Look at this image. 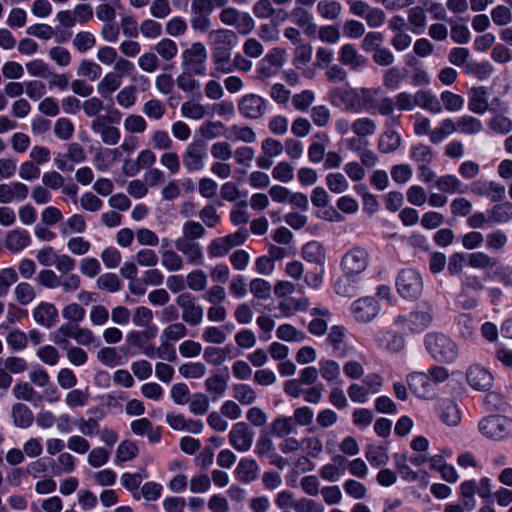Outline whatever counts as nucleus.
<instances>
[{
  "label": "nucleus",
  "mask_w": 512,
  "mask_h": 512,
  "mask_svg": "<svg viewBox=\"0 0 512 512\" xmlns=\"http://www.w3.org/2000/svg\"><path fill=\"white\" fill-rule=\"evenodd\" d=\"M470 94L468 109L476 114H484L489 109L486 88L484 86L474 87L470 90Z\"/></svg>",
  "instance_id": "cd10ccee"
},
{
  "label": "nucleus",
  "mask_w": 512,
  "mask_h": 512,
  "mask_svg": "<svg viewBox=\"0 0 512 512\" xmlns=\"http://www.w3.org/2000/svg\"><path fill=\"white\" fill-rule=\"evenodd\" d=\"M188 333V329L182 322H175L169 324L162 332L161 339H165L169 342L178 341L184 338Z\"/></svg>",
  "instance_id": "0e129e2a"
},
{
  "label": "nucleus",
  "mask_w": 512,
  "mask_h": 512,
  "mask_svg": "<svg viewBox=\"0 0 512 512\" xmlns=\"http://www.w3.org/2000/svg\"><path fill=\"white\" fill-rule=\"evenodd\" d=\"M122 84V80L113 72L107 73L98 84V92L102 96H108L116 91Z\"/></svg>",
  "instance_id": "13d9d810"
},
{
  "label": "nucleus",
  "mask_w": 512,
  "mask_h": 512,
  "mask_svg": "<svg viewBox=\"0 0 512 512\" xmlns=\"http://www.w3.org/2000/svg\"><path fill=\"white\" fill-rule=\"evenodd\" d=\"M138 452L139 449L133 441L124 440L118 445L116 449L114 462L116 464H120L123 462L131 461L138 455Z\"/></svg>",
  "instance_id": "4c0bfd02"
},
{
  "label": "nucleus",
  "mask_w": 512,
  "mask_h": 512,
  "mask_svg": "<svg viewBox=\"0 0 512 512\" xmlns=\"http://www.w3.org/2000/svg\"><path fill=\"white\" fill-rule=\"evenodd\" d=\"M97 359L103 365L114 367L122 364V357L115 347H103L97 352Z\"/></svg>",
  "instance_id": "6e6d98bb"
},
{
  "label": "nucleus",
  "mask_w": 512,
  "mask_h": 512,
  "mask_svg": "<svg viewBox=\"0 0 512 512\" xmlns=\"http://www.w3.org/2000/svg\"><path fill=\"white\" fill-rule=\"evenodd\" d=\"M276 335L280 340L287 342H302L306 339L305 333L291 324L280 325L277 328Z\"/></svg>",
  "instance_id": "8fccbe9b"
},
{
  "label": "nucleus",
  "mask_w": 512,
  "mask_h": 512,
  "mask_svg": "<svg viewBox=\"0 0 512 512\" xmlns=\"http://www.w3.org/2000/svg\"><path fill=\"white\" fill-rule=\"evenodd\" d=\"M207 51L201 42L193 43L182 53V65L194 75H203L206 71Z\"/></svg>",
  "instance_id": "0eeeda50"
},
{
  "label": "nucleus",
  "mask_w": 512,
  "mask_h": 512,
  "mask_svg": "<svg viewBox=\"0 0 512 512\" xmlns=\"http://www.w3.org/2000/svg\"><path fill=\"white\" fill-rule=\"evenodd\" d=\"M290 17L292 21L302 28L304 32L309 36H314L317 32V26L312 21V15L305 10L304 8L297 6L295 7L291 13Z\"/></svg>",
  "instance_id": "bb28decb"
},
{
  "label": "nucleus",
  "mask_w": 512,
  "mask_h": 512,
  "mask_svg": "<svg viewBox=\"0 0 512 512\" xmlns=\"http://www.w3.org/2000/svg\"><path fill=\"white\" fill-rule=\"evenodd\" d=\"M417 106L430 111L431 113H441L442 106L440 100L429 91L419 90L416 92Z\"/></svg>",
  "instance_id": "f704fd0d"
},
{
  "label": "nucleus",
  "mask_w": 512,
  "mask_h": 512,
  "mask_svg": "<svg viewBox=\"0 0 512 512\" xmlns=\"http://www.w3.org/2000/svg\"><path fill=\"white\" fill-rule=\"evenodd\" d=\"M317 12L326 20H337L342 12V5L336 0H321L317 3Z\"/></svg>",
  "instance_id": "c9c22d12"
},
{
  "label": "nucleus",
  "mask_w": 512,
  "mask_h": 512,
  "mask_svg": "<svg viewBox=\"0 0 512 512\" xmlns=\"http://www.w3.org/2000/svg\"><path fill=\"white\" fill-rule=\"evenodd\" d=\"M408 22L411 25V31L420 35L424 32L427 22V16L422 7L416 6L408 11Z\"/></svg>",
  "instance_id": "e433bc0d"
},
{
  "label": "nucleus",
  "mask_w": 512,
  "mask_h": 512,
  "mask_svg": "<svg viewBox=\"0 0 512 512\" xmlns=\"http://www.w3.org/2000/svg\"><path fill=\"white\" fill-rule=\"evenodd\" d=\"M433 320L431 304L423 302L409 316L399 315L394 318V324L404 332L420 333L426 330Z\"/></svg>",
  "instance_id": "7ed1b4c3"
},
{
  "label": "nucleus",
  "mask_w": 512,
  "mask_h": 512,
  "mask_svg": "<svg viewBox=\"0 0 512 512\" xmlns=\"http://www.w3.org/2000/svg\"><path fill=\"white\" fill-rule=\"evenodd\" d=\"M227 386V381L220 374H215L205 380V388L207 392L215 395L216 397L223 396L227 390Z\"/></svg>",
  "instance_id": "bf43d9fd"
},
{
  "label": "nucleus",
  "mask_w": 512,
  "mask_h": 512,
  "mask_svg": "<svg viewBox=\"0 0 512 512\" xmlns=\"http://www.w3.org/2000/svg\"><path fill=\"white\" fill-rule=\"evenodd\" d=\"M17 302L23 306L30 304L36 297V292L28 282H20L14 288Z\"/></svg>",
  "instance_id": "864d4df0"
},
{
  "label": "nucleus",
  "mask_w": 512,
  "mask_h": 512,
  "mask_svg": "<svg viewBox=\"0 0 512 512\" xmlns=\"http://www.w3.org/2000/svg\"><path fill=\"white\" fill-rule=\"evenodd\" d=\"M254 433L245 422L234 424L229 432V444L238 452L251 449Z\"/></svg>",
  "instance_id": "ddd939ff"
},
{
  "label": "nucleus",
  "mask_w": 512,
  "mask_h": 512,
  "mask_svg": "<svg viewBox=\"0 0 512 512\" xmlns=\"http://www.w3.org/2000/svg\"><path fill=\"white\" fill-rule=\"evenodd\" d=\"M29 195V187L20 181L0 184V203L8 204L13 201H24Z\"/></svg>",
  "instance_id": "aec40b11"
},
{
  "label": "nucleus",
  "mask_w": 512,
  "mask_h": 512,
  "mask_svg": "<svg viewBox=\"0 0 512 512\" xmlns=\"http://www.w3.org/2000/svg\"><path fill=\"white\" fill-rule=\"evenodd\" d=\"M359 94L351 89L335 87L329 92V101L335 107H343L348 112L357 113L360 111L356 104Z\"/></svg>",
  "instance_id": "dca6fc26"
},
{
  "label": "nucleus",
  "mask_w": 512,
  "mask_h": 512,
  "mask_svg": "<svg viewBox=\"0 0 512 512\" xmlns=\"http://www.w3.org/2000/svg\"><path fill=\"white\" fill-rule=\"evenodd\" d=\"M238 111L246 119H259L267 111V100L254 93L245 94L238 101Z\"/></svg>",
  "instance_id": "9b49d317"
},
{
  "label": "nucleus",
  "mask_w": 512,
  "mask_h": 512,
  "mask_svg": "<svg viewBox=\"0 0 512 512\" xmlns=\"http://www.w3.org/2000/svg\"><path fill=\"white\" fill-rule=\"evenodd\" d=\"M441 419L449 426H456L460 422V411L456 403L445 400L441 404Z\"/></svg>",
  "instance_id": "ea45409f"
},
{
  "label": "nucleus",
  "mask_w": 512,
  "mask_h": 512,
  "mask_svg": "<svg viewBox=\"0 0 512 512\" xmlns=\"http://www.w3.org/2000/svg\"><path fill=\"white\" fill-rule=\"evenodd\" d=\"M508 420L501 416H489L479 422L480 432L487 438L500 440L509 434Z\"/></svg>",
  "instance_id": "2eb2a0df"
},
{
  "label": "nucleus",
  "mask_w": 512,
  "mask_h": 512,
  "mask_svg": "<svg viewBox=\"0 0 512 512\" xmlns=\"http://www.w3.org/2000/svg\"><path fill=\"white\" fill-rule=\"evenodd\" d=\"M351 311L356 321L367 323L378 315L379 304L372 297H364L352 304Z\"/></svg>",
  "instance_id": "a211bd4d"
},
{
  "label": "nucleus",
  "mask_w": 512,
  "mask_h": 512,
  "mask_svg": "<svg viewBox=\"0 0 512 512\" xmlns=\"http://www.w3.org/2000/svg\"><path fill=\"white\" fill-rule=\"evenodd\" d=\"M368 262V251L362 247H353L342 257L341 268L346 276L355 277L366 270Z\"/></svg>",
  "instance_id": "39448f33"
},
{
  "label": "nucleus",
  "mask_w": 512,
  "mask_h": 512,
  "mask_svg": "<svg viewBox=\"0 0 512 512\" xmlns=\"http://www.w3.org/2000/svg\"><path fill=\"white\" fill-rule=\"evenodd\" d=\"M138 67L145 73L152 74L160 67V59L155 52H145L137 60Z\"/></svg>",
  "instance_id": "774afa93"
},
{
  "label": "nucleus",
  "mask_w": 512,
  "mask_h": 512,
  "mask_svg": "<svg viewBox=\"0 0 512 512\" xmlns=\"http://www.w3.org/2000/svg\"><path fill=\"white\" fill-rule=\"evenodd\" d=\"M410 159L419 165L430 164L434 159V152L430 146L419 143L411 147Z\"/></svg>",
  "instance_id": "79ce46f5"
},
{
  "label": "nucleus",
  "mask_w": 512,
  "mask_h": 512,
  "mask_svg": "<svg viewBox=\"0 0 512 512\" xmlns=\"http://www.w3.org/2000/svg\"><path fill=\"white\" fill-rule=\"evenodd\" d=\"M339 61L353 70L364 68L368 64V59L359 54L352 44H345L341 47L339 51Z\"/></svg>",
  "instance_id": "5701e85b"
},
{
  "label": "nucleus",
  "mask_w": 512,
  "mask_h": 512,
  "mask_svg": "<svg viewBox=\"0 0 512 512\" xmlns=\"http://www.w3.org/2000/svg\"><path fill=\"white\" fill-rule=\"evenodd\" d=\"M486 249L492 252H498L504 249L508 242V236L501 230L492 231L484 237Z\"/></svg>",
  "instance_id": "09e8293b"
},
{
  "label": "nucleus",
  "mask_w": 512,
  "mask_h": 512,
  "mask_svg": "<svg viewBox=\"0 0 512 512\" xmlns=\"http://www.w3.org/2000/svg\"><path fill=\"white\" fill-rule=\"evenodd\" d=\"M310 314L313 319L308 324V331L315 336H323L328 329V323L325 318L330 317V312L327 309L312 308Z\"/></svg>",
  "instance_id": "a878e982"
},
{
  "label": "nucleus",
  "mask_w": 512,
  "mask_h": 512,
  "mask_svg": "<svg viewBox=\"0 0 512 512\" xmlns=\"http://www.w3.org/2000/svg\"><path fill=\"white\" fill-rule=\"evenodd\" d=\"M176 304L180 307L182 321L190 326H197L203 321V307L196 302V298L189 292H183L176 297Z\"/></svg>",
  "instance_id": "423d86ee"
},
{
  "label": "nucleus",
  "mask_w": 512,
  "mask_h": 512,
  "mask_svg": "<svg viewBox=\"0 0 512 512\" xmlns=\"http://www.w3.org/2000/svg\"><path fill=\"white\" fill-rule=\"evenodd\" d=\"M206 230L200 222L189 220L182 226V235L175 239L174 246L181 253L186 262L194 266H202L205 263L204 251L197 241L203 238Z\"/></svg>",
  "instance_id": "f257e3e1"
},
{
  "label": "nucleus",
  "mask_w": 512,
  "mask_h": 512,
  "mask_svg": "<svg viewBox=\"0 0 512 512\" xmlns=\"http://www.w3.org/2000/svg\"><path fill=\"white\" fill-rule=\"evenodd\" d=\"M285 55L281 48L271 49L257 64L258 78L264 80L274 77L282 68Z\"/></svg>",
  "instance_id": "1a4fd4ad"
},
{
  "label": "nucleus",
  "mask_w": 512,
  "mask_h": 512,
  "mask_svg": "<svg viewBox=\"0 0 512 512\" xmlns=\"http://www.w3.org/2000/svg\"><path fill=\"white\" fill-rule=\"evenodd\" d=\"M424 344L430 356L437 362L452 363L458 356L456 343L443 333H428Z\"/></svg>",
  "instance_id": "f03ea898"
},
{
  "label": "nucleus",
  "mask_w": 512,
  "mask_h": 512,
  "mask_svg": "<svg viewBox=\"0 0 512 512\" xmlns=\"http://www.w3.org/2000/svg\"><path fill=\"white\" fill-rule=\"evenodd\" d=\"M206 155V143L202 140H195L186 146L182 154V163L188 172L200 171L204 168Z\"/></svg>",
  "instance_id": "6e6552de"
},
{
  "label": "nucleus",
  "mask_w": 512,
  "mask_h": 512,
  "mask_svg": "<svg viewBox=\"0 0 512 512\" xmlns=\"http://www.w3.org/2000/svg\"><path fill=\"white\" fill-rule=\"evenodd\" d=\"M190 10L192 29L201 33L208 32L211 27L210 16L213 13L209 0H192Z\"/></svg>",
  "instance_id": "9d476101"
},
{
  "label": "nucleus",
  "mask_w": 512,
  "mask_h": 512,
  "mask_svg": "<svg viewBox=\"0 0 512 512\" xmlns=\"http://www.w3.org/2000/svg\"><path fill=\"white\" fill-rule=\"evenodd\" d=\"M212 60L216 65L217 71L225 74H228L233 71V64L231 62V51H212Z\"/></svg>",
  "instance_id": "603ef678"
},
{
  "label": "nucleus",
  "mask_w": 512,
  "mask_h": 512,
  "mask_svg": "<svg viewBox=\"0 0 512 512\" xmlns=\"http://www.w3.org/2000/svg\"><path fill=\"white\" fill-rule=\"evenodd\" d=\"M489 219L491 223H506L512 219V203L504 202L495 205L489 211Z\"/></svg>",
  "instance_id": "37998d69"
},
{
  "label": "nucleus",
  "mask_w": 512,
  "mask_h": 512,
  "mask_svg": "<svg viewBox=\"0 0 512 512\" xmlns=\"http://www.w3.org/2000/svg\"><path fill=\"white\" fill-rule=\"evenodd\" d=\"M155 54L164 62L172 61L178 53V46L170 38H162L154 45Z\"/></svg>",
  "instance_id": "7c9ffc66"
},
{
  "label": "nucleus",
  "mask_w": 512,
  "mask_h": 512,
  "mask_svg": "<svg viewBox=\"0 0 512 512\" xmlns=\"http://www.w3.org/2000/svg\"><path fill=\"white\" fill-rule=\"evenodd\" d=\"M396 288L401 297L414 299L420 296L423 290V281L417 271L403 269L397 276Z\"/></svg>",
  "instance_id": "20e7f679"
},
{
  "label": "nucleus",
  "mask_w": 512,
  "mask_h": 512,
  "mask_svg": "<svg viewBox=\"0 0 512 512\" xmlns=\"http://www.w3.org/2000/svg\"><path fill=\"white\" fill-rule=\"evenodd\" d=\"M401 145V136L394 130H387L379 137L378 149L382 153H392Z\"/></svg>",
  "instance_id": "72a5a7b5"
},
{
  "label": "nucleus",
  "mask_w": 512,
  "mask_h": 512,
  "mask_svg": "<svg viewBox=\"0 0 512 512\" xmlns=\"http://www.w3.org/2000/svg\"><path fill=\"white\" fill-rule=\"evenodd\" d=\"M498 264L496 258L484 252H474L468 255V265L476 269H492Z\"/></svg>",
  "instance_id": "a19ab883"
},
{
  "label": "nucleus",
  "mask_w": 512,
  "mask_h": 512,
  "mask_svg": "<svg viewBox=\"0 0 512 512\" xmlns=\"http://www.w3.org/2000/svg\"><path fill=\"white\" fill-rule=\"evenodd\" d=\"M31 238L26 230L14 229L5 237V247L12 253H18L30 245Z\"/></svg>",
  "instance_id": "b1692460"
},
{
  "label": "nucleus",
  "mask_w": 512,
  "mask_h": 512,
  "mask_svg": "<svg viewBox=\"0 0 512 512\" xmlns=\"http://www.w3.org/2000/svg\"><path fill=\"white\" fill-rule=\"evenodd\" d=\"M110 458V451L104 447H94L89 450L87 456L88 464L93 468L104 466Z\"/></svg>",
  "instance_id": "69168bd1"
},
{
  "label": "nucleus",
  "mask_w": 512,
  "mask_h": 512,
  "mask_svg": "<svg viewBox=\"0 0 512 512\" xmlns=\"http://www.w3.org/2000/svg\"><path fill=\"white\" fill-rule=\"evenodd\" d=\"M491 18L495 25L506 26L512 22L511 7L508 5H497L491 10Z\"/></svg>",
  "instance_id": "338daca9"
},
{
  "label": "nucleus",
  "mask_w": 512,
  "mask_h": 512,
  "mask_svg": "<svg viewBox=\"0 0 512 512\" xmlns=\"http://www.w3.org/2000/svg\"><path fill=\"white\" fill-rule=\"evenodd\" d=\"M458 132L468 135L478 134L482 131V122L469 115H464L457 120Z\"/></svg>",
  "instance_id": "de8ad7c7"
},
{
  "label": "nucleus",
  "mask_w": 512,
  "mask_h": 512,
  "mask_svg": "<svg viewBox=\"0 0 512 512\" xmlns=\"http://www.w3.org/2000/svg\"><path fill=\"white\" fill-rule=\"evenodd\" d=\"M178 371L184 378L198 379L206 374L207 368L201 362H189L182 364Z\"/></svg>",
  "instance_id": "052dcab7"
},
{
  "label": "nucleus",
  "mask_w": 512,
  "mask_h": 512,
  "mask_svg": "<svg viewBox=\"0 0 512 512\" xmlns=\"http://www.w3.org/2000/svg\"><path fill=\"white\" fill-rule=\"evenodd\" d=\"M187 287L195 292H200L206 289L208 279L206 273L201 269H195L189 272L186 276Z\"/></svg>",
  "instance_id": "3c124183"
},
{
  "label": "nucleus",
  "mask_w": 512,
  "mask_h": 512,
  "mask_svg": "<svg viewBox=\"0 0 512 512\" xmlns=\"http://www.w3.org/2000/svg\"><path fill=\"white\" fill-rule=\"evenodd\" d=\"M76 325L65 323L51 333V340L60 348L65 349L70 346V338L74 339Z\"/></svg>",
  "instance_id": "2f4dec72"
},
{
  "label": "nucleus",
  "mask_w": 512,
  "mask_h": 512,
  "mask_svg": "<svg viewBox=\"0 0 512 512\" xmlns=\"http://www.w3.org/2000/svg\"><path fill=\"white\" fill-rule=\"evenodd\" d=\"M410 390L419 398L431 399L436 395V388L429 376L423 372H412L407 376Z\"/></svg>",
  "instance_id": "4468645a"
},
{
  "label": "nucleus",
  "mask_w": 512,
  "mask_h": 512,
  "mask_svg": "<svg viewBox=\"0 0 512 512\" xmlns=\"http://www.w3.org/2000/svg\"><path fill=\"white\" fill-rule=\"evenodd\" d=\"M302 257L308 262L323 265L326 258L325 248L318 241H310L303 246Z\"/></svg>",
  "instance_id": "c85d7f7f"
},
{
  "label": "nucleus",
  "mask_w": 512,
  "mask_h": 512,
  "mask_svg": "<svg viewBox=\"0 0 512 512\" xmlns=\"http://www.w3.org/2000/svg\"><path fill=\"white\" fill-rule=\"evenodd\" d=\"M327 343L332 347L333 355L337 358H344L348 355L349 347L346 341L345 328L333 325L328 333Z\"/></svg>",
  "instance_id": "412c9836"
},
{
  "label": "nucleus",
  "mask_w": 512,
  "mask_h": 512,
  "mask_svg": "<svg viewBox=\"0 0 512 512\" xmlns=\"http://www.w3.org/2000/svg\"><path fill=\"white\" fill-rule=\"evenodd\" d=\"M234 473L237 479L242 483H250L257 479L259 475V466L254 459L242 458Z\"/></svg>",
  "instance_id": "393cba45"
},
{
  "label": "nucleus",
  "mask_w": 512,
  "mask_h": 512,
  "mask_svg": "<svg viewBox=\"0 0 512 512\" xmlns=\"http://www.w3.org/2000/svg\"><path fill=\"white\" fill-rule=\"evenodd\" d=\"M32 316L36 323L49 329L57 322L58 310L52 303L41 302L33 309Z\"/></svg>",
  "instance_id": "4be33fe9"
},
{
  "label": "nucleus",
  "mask_w": 512,
  "mask_h": 512,
  "mask_svg": "<svg viewBox=\"0 0 512 512\" xmlns=\"http://www.w3.org/2000/svg\"><path fill=\"white\" fill-rule=\"evenodd\" d=\"M435 184L440 191L445 193L452 194L456 192H461V182L455 175L446 174L440 176L439 178H437Z\"/></svg>",
  "instance_id": "680f3d73"
},
{
  "label": "nucleus",
  "mask_w": 512,
  "mask_h": 512,
  "mask_svg": "<svg viewBox=\"0 0 512 512\" xmlns=\"http://www.w3.org/2000/svg\"><path fill=\"white\" fill-rule=\"evenodd\" d=\"M75 457L69 452H62L57 456L55 465L53 467V475L60 476L68 474L75 470L76 466Z\"/></svg>",
  "instance_id": "58836bf2"
},
{
  "label": "nucleus",
  "mask_w": 512,
  "mask_h": 512,
  "mask_svg": "<svg viewBox=\"0 0 512 512\" xmlns=\"http://www.w3.org/2000/svg\"><path fill=\"white\" fill-rule=\"evenodd\" d=\"M208 41L212 47V51H231L238 44V36L233 30L219 28L209 31Z\"/></svg>",
  "instance_id": "f3484780"
},
{
  "label": "nucleus",
  "mask_w": 512,
  "mask_h": 512,
  "mask_svg": "<svg viewBox=\"0 0 512 512\" xmlns=\"http://www.w3.org/2000/svg\"><path fill=\"white\" fill-rule=\"evenodd\" d=\"M318 371L324 380L331 383L340 376V365L332 359H321Z\"/></svg>",
  "instance_id": "a18cd8bd"
},
{
  "label": "nucleus",
  "mask_w": 512,
  "mask_h": 512,
  "mask_svg": "<svg viewBox=\"0 0 512 512\" xmlns=\"http://www.w3.org/2000/svg\"><path fill=\"white\" fill-rule=\"evenodd\" d=\"M326 185L328 189L336 194H341L349 188V183L342 173H329L326 176Z\"/></svg>",
  "instance_id": "e2e57ef3"
},
{
  "label": "nucleus",
  "mask_w": 512,
  "mask_h": 512,
  "mask_svg": "<svg viewBox=\"0 0 512 512\" xmlns=\"http://www.w3.org/2000/svg\"><path fill=\"white\" fill-rule=\"evenodd\" d=\"M233 141H243L253 143L256 141V133L251 127H238L236 125L229 128V134L226 136Z\"/></svg>",
  "instance_id": "4d7b16f0"
},
{
  "label": "nucleus",
  "mask_w": 512,
  "mask_h": 512,
  "mask_svg": "<svg viewBox=\"0 0 512 512\" xmlns=\"http://www.w3.org/2000/svg\"><path fill=\"white\" fill-rule=\"evenodd\" d=\"M11 414L13 418V424L18 428L25 429L30 427L33 423V413L25 404H14L11 409Z\"/></svg>",
  "instance_id": "c756f323"
},
{
  "label": "nucleus",
  "mask_w": 512,
  "mask_h": 512,
  "mask_svg": "<svg viewBox=\"0 0 512 512\" xmlns=\"http://www.w3.org/2000/svg\"><path fill=\"white\" fill-rule=\"evenodd\" d=\"M180 110L184 117L193 120L203 119L208 114V110L204 105L193 101L184 102Z\"/></svg>",
  "instance_id": "5fc2aeb1"
},
{
  "label": "nucleus",
  "mask_w": 512,
  "mask_h": 512,
  "mask_svg": "<svg viewBox=\"0 0 512 512\" xmlns=\"http://www.w3.org/2000/svg\"><path fill=\"white\" fill-rule=\"evenodd\" d=\"M466 378L469 385L478 391H487L493 385L492 374L480 365H472L466 373Z\"/></svg>",
  "instance_id": "6ab92c4d"
},
{
  "label": "nucleus",
  "mask_w": 512,
  "mask_h": 512,
  "mask_svg": "<svg viewBox=\"0 0 512 512\" xmlns=\"http://www.w3.org/2000/svg\"><path fill=\"white\" fill-rule=\"evenodd\" d=\"M233 397L242 405H251L257 399L256 391L248 384L233 385Z\"/></svg>",
  "instance_id": "c03bdc74"
},
{
  "label": "nucleus",
  "mask_w": 512,
  "mask_h": 512,
  "mask_svg": "<svg viewBox=\"0 0 512 512\" xmlns=\"http://www.w3.org/2000/svg\"><path fill=\"white\" fill-rule=\"evenodd\" d=\"M377 125L374 120L368 117L357 118L351 124V130L358 137H367L376 132Z\"/></svg>",
  "instance_id": "49530a36"
},
{
  "label": "nucleus",
  "mask_w": 512,
  "mask_h": 512,
  "mask_svg": "<svg viewBox=\"0 0 512 512\" xmlns=\"http://www.w3.org/2000/svg\"><path fill=\"white\" fill-rule=\"evenodd\" d=\"M112 122L113 120L106 115L97 116L91 122L93 133L99 135L104 144L111 146L116 145L121 137L120 130L110 125Z\"/></svg>",
  "instance_id": "f8f14e48"
},
{
  "label": "nucleus",
  "mask_w": 512,
  "mask_h": 512,
  "mask_svg": "<svg viewBox=\"0 0 512 512\" xmlns=\"http://www.w3.org/2000/svg\"><path fill=\"white\" fill-rule=\"evenodd\" d=\"M161 265L169 272H178L184 266L183 258L172 249L160 250Z\"/></svg>",
  "instance_id": "473e14b6"
}]
</instances>
